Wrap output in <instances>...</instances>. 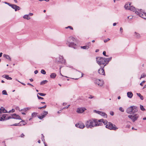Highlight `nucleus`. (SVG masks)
<instances>
[{"instance_id": "obj_1", "label": "nucleus", "mask_w": 146, "mask_h": 146, "mask_svg": "<svg viewBox=\"0 0 146 146\" xmlns=\"http://www.w3.org/2000/svg\"><path fill=\"white\" fill-rule=\"evenodd\" d=\"M100 123L98 124L97 119H93L86 121L85 123V127L87 128H92L93 127L99 126Z\"/></svg>"}, {"instance_id": "obj_2", "label": "nucleus", "mask_w": 146, "mask_h": 146, "mask_svg": "<svg viewBox=\"0 0 146 146\" xmlns=\"http://www.w3.org/2000/svg\"><path fill=\"white\" fill-rule=\"evenodd\" d=\"M76 41V39L73 37H70L67 40L66 44L68 45L69 47L73 48H76V44H75L74 42Z\"/></svg>"}, {"instance_id": "obj_3", "label": "nucleus", "mask_w": 146, "mask_h": 146, "mask_svg": "<svg viewBox=\"0 0 146 146\" xmlns=\"http://www.w3.org/2000/svg\"><path fill=\"white\" fill-rule=\"evenodd\" d=\"M105 58L99 57L96 58V60L97 63L100 66H102V65H103V66H105L106 65V62L105 60Z\"/></svg>"}, {"instance_id": "obj_4", "label": "nucleus", "mask_w": 146, "mask_h": 146, "mask_svg": "<svg viewBox=\"0 0 146 146\" xmlns=\"http://www.w3.org/2000/svg\"><path fill=\"white\" fill-rule=\"evenodd\" d=\"M138 111V108L135 106H131L128 108L126 112L129 114L134 113Z\"/></svg>"}, {"instance_id": "obj_5", "label": "nucleus", "mask_w": 146, "mask_h": 146, "mask_svg": "<svg viewBox=\"0 0 146 146\" xmlns=\"http://www.w3.org/2000/svg\"><path fill=\"white\" fill-rule=\"evenodd\" d=\"M106 128L110 130H116L118 129L116 126L115 125H113L111 122H108L106 125Z\"/></svg>"}, {"instance_id": "obj_6", "label": "nucleus", "mask_w": 146, "mask_h": 146, "mask_svg": "<svg viewBox=\"0 0 146 146\" xmlns=\"http://www.w3.org/2000/svg\"><path fill=\"white\" fill-rule=\"evenodd\" d=\"M128 117L133 122L137 120L139 117V115L137 113H132L131 115H129Z\"/></svg>"}, {"instance_id": "obj_7", "label": "nucleus", "mask_w": 146, "mask_h": 146, "mask_svg": "<svg viewBox=\"0 0 146 146\" xmlns=\"http://www.w3.org/2000/svg\"><path fill=\"white\" fill-rule=\"evenodd\" d=\"M141 10H138V11H136L135 13L139 16L142 18L146 19V13L141 11Z\"/></svg>"}, {"instance_id": "obj_8", "label": "nucleus", "mask_w": 146, "mask_h": 146, "mask_svg": "<svg viewBox=\"0 0 146 146\" xmlns=\"http://www.w3.org/2000/svg\"><path fill=\"white\" fill-rule=\"evenodd\" d=\"M94 83L97 84L100 86H102L104 84V83L102 80L100 79H96L94 81Z\"/></svg>"}, {"instance_id": "obj_9", "label": "nucleus", "mask_w": 146, "mask_h": 146, "mask_svg": "<svg viewBox=\"0 0 146 146\" xmlns=\"http://www.w3.org/2000/svg\"><path fill=\"white\" fill-rule=\"evenodd\" d=\"M1 118L2 119V121H3L11 119V117L10 116H8L7 114H4L3 115L2 117H1Z\"/></svg>"}, {"instance_id": "obj_10", "label": "nucleus", "mask_w": 146, "mask_h": 146, "mask_svg": "<svg viewBox=\"0 0 146 146\" xmlns=\"http://www.w3.org/2000/svg\"><path fill=\"white\" fill-rule=\"evenodd\" d=\"M101 68L98 70V72L100 74L105 75V73L104 70V66H100Z\"/></svg>"}, {"instance_id": "obj_11", "label": "nucleus", "mask_w": 146, "mask_h": 146, "mask_svg": "<svg viewBox=\"0 0 146 146\" xmlns=\"http://www.w3.org/2000/svg\"><path fill=\"white\" fill-rule=\"evenodd\" d=\"M75 126L80 129H83L85 127L84 124L82 123H79L76 124Z\"/></svg>"}, {"instance_id": "obj_12", "label": "nucleus", "mask_w": 146, "mask_h": 146, "mask_svg": "<svg viewBox=\"0 0 146 146\" xmlns=\"http://www.w3.org/2000/svg\"><path fill=\"white\" fill-rule=\"evenodd\" d=\"M86 110L85 108H80L77 109L76 112L78 113H83Z\"/></svg>"}, {"instance_id": "obj_13", "label": "nucleus", "mask_w": 146, "mask_h": 146, "mask_svg": "<svg viewBox=\"0 0 146 146\" xmlns=\"http://www.w3.org/2000/svg\"><path fill=\"white\" fill-rule=\"evenodd\" d=\"M10 6L15 9V11H17L20 9L19 7L15 5L11 4Z\"/></svg>"}, {"instance_id": "obj_14", "label": "nucleus", "mask_w": 146, "mask_h": 146, "mask_svg": "<svg viewBox=\"0 0 146 146\" xmlns=\"http://www.w3.org/2000/svg\"><path fill=\"white\" fill-rule=\"evenodd\" d=\"M11 118H13L17 119H21L20 116L18 115H17L15 113H14L11 115Z\"/></svg>"}, {"instance_id": "obj_15", "label": "nucleus", "mask_w": 146, "mask_h": 146, "mask_svg": "<svg viewBox=\"0 0 146 146\" xmlns=\"http://www.w3.org/2000/svg\"><path fill=\"white\" fill-rule=\"evenodd\" d=\"M48 113L47 111H44L43 113L41 114V116H39L38 117L40 119H42L46 115L48 114Z\"/></svg>"}, {"instance_id": "obj_16", "label": "nucleus", "mask_w": 146, "mask_h": 146, "mask_svg": "<svg viewBox=\"0 0 146 146\" xmlns=\"http://www.w3.org/2000/svg\"><path fill=\"white\" fill-rule=\"evenodd\" d=\"M59 62L62 64H65L66 60L63 59V57L62 56H59Z\"/></svg>"}, {"instance_id": "obj_17", "label": "nucleus", "mask_w": 146, "mask_h": 146, "mask_svg": "<svg viewBox=\"0 0 146 146\" xmlns=\"http://www.w3.org/2000/svg\"><path fill=\"white\" fill-rule=\"evenodd\" d=\"M7 111L3 107H2L0 108V113H8Z\"/></svg>"}, {"instance_id": "obj_18", "label": "nucleus", "mask_w": 146, "mask_h": 146, "mask_svg": "<svg viewBox=\"0 0 146 146\" xmlns=\"http://www.w3.org/2000/svg\"><path fill=\"white\" fill-rule=\"evenodd\" d=\"M131 6V3H126L125 6L124 7L125 9H128L129 10V7H130Z\"/></svg>"}, {"instance_id": "obj_19", "label": "nucleus", "mask_w": 146, "mask_h": 146, "mask_svg": "<svg viewBox=\"0 0 146 146\" xmlns=\"http://www.w3.org/2000/svg\"><path fill=\"white\" fill-rule=\"evenodd\" d=\"M3 77L5 78L7 80H11L12 79V78L9 76L7 74H4L3 76Z\"/></svg>"}, {"instance_id": "obj_20", "label": "nucleus", "mask_w": 146, "mask_h": 146, "mask_svg": "<svg viewBox=\"0 0 146 146\" xmlns=\"http://www.w3.org/2000/svg\"><path fill=\"white\" fill-rule=\"evenodd\" d=\"M127 97L129 98H131L133 96V94L131 92H127Z\"/></svg>"}, {"instance_id": "obj_21", "label": "nucleus", "mask_w": 146, "mask_h": 146, "mask_svg": "<svg viewBox=\"0 0 146 146\" xmlns=\"http://www.w3.org/2000/svg\"><path fill=\"white\" fill-rule=\"evenodd\" d=\"M56 76V74L55 73H53L51 74L50 75V77L51 78L54 79Z\"/></svg>"}, {"instance_id": "obj_22", "label": "nucleus", "mask_w": 146, "mask_h": 146, "mask_svg": "<svg viewBox=\"0 0 146 146\" xmlns=\"http://www.w3.org/2000/svg\"><path fill=\"white\" fill-rule=\"evenodd\" d=\"M100 115L103 116L104 117L107 118V115L106 113L103 111H101Z\"/></svg>"}, {"instance_id": "obj_23", "label": "nucleus", "mask_w": 146, "mask_h": 146, "mask_svg": "<svg viewBox=\"0 0 146 146\" xmlns=\"http://www.w3.org/2000/svg\"><path fill=\"white\" fill-rule=\"evenodd\" d=\"M111 58H112L111 57L109 58H105V59L106 61V64H107L111 60Z\"/></svg>"}, {"instance_id": "obj_24", "label": "nucleus", "mask_w": 146, "mask_h": 146, "mask_svg": "<svg viewBox=\"0 0 146 146\" xmlns=\"http://www.w3.org/2000/svg\"><path fill=\"white\" fill-rule=\"evenodd\" d=\"M26 123L24 121H21L19 123V125L20 126H22L23 125H24Z\"/></svg>"}, {"instance_id": "obj_25", "label": "nucleus", "mask_w": 146, "mask_h": 146, "mask_svg": "<svg viewBox=\"0 0 146 146\" xmlns=\"http://www.w3.org/2000/svg\"><path fill=\"white\" fill-rule=\"evenodd\" d=\"M129 10L134 11L135 10V9L134 7L131 5L129 7Z\"/></svg>"}, {"instance_id": "obj_26", "label": "nucleus", "mask_w": 146, "mask_h": 146, "mask_svg": "<svg viewBox=\"0 0 146 146\" xmlns=\"http://www.w3.org/2000/svg\"><path fill=\"white\" fill-rule=\"evenodd\" d=\"M3 56L6 59H9L10 60H11V58L10 56L9 55L4 54Z\"/></svg>"}, {"instance_id": "obj_27", "label": "nucleus", "mask_w": 146, "mask_h": 146, "mask_svg": "<svg viewBox=\"0 0 146 146\" xmlns=\"http://www.w3.org/2000/svg\"><path fill=\"white\" fill-rule=\"evenodd\" d=\"M23 18L25 19L29 20L30 19V17L29 16V15H25L23 16Z\"/></svg>"}, {"instance_id": "obj_28", "label": "nucleus", "mask_w": 146, "mask_h": 146, "mask_svg": "<svg viewBox=\"0 0 146 146\" xmlns=\"http://www.w3.org/2000/svg\"><path fill=\"white\" fill-rule=\"evenodd\" d=\"M137 95L138 97H139L140 98V99L141 100H143L144 98L143 96L142 95H141L140 93H137Z\"/></svg>"}, {"instance_id": "obj_29", "label": "nucleus", "mask_w": 146, "mask_h": 146, "mask_svg": "<svg viewBox=\"0 0 146 146\" xmlns=\"http://www.w3.org/2000/svg\"><path fill=\"white\" fill-rule=\"evenodd\" d=\"M30 108H25L23 109H21V110H19V111H26L27 110H29L30 109Z\"/></svg>"}, {"instance_id": "obj_30", "label": "nucleus", "mask_w": 146, "mask_h": 146, "mask_svg": "<svg viewBox=\"0 0 146 146\" xmlns=\"http://www.w3.org/2000/svg\"><path fill=\"white\" fill-rule=\"evenodd\" d=\"M48 81L47 80H43L40 83V85H43L44 84L48 82Z\"/></svg>"}, {"instance_id": "obj_31", "label": "nucleus", "mask_w": 146, "mask_h": 146, "mask_svg": "<svg viewBox=\"0 0 146 146\" xmlns=\"http://www.w3.org/2000/svg\"><path fill=\"white\" fill-rule=\"evenodd\" d=\"M81 48L84 49H88L89 48L87 46V45L81 46Z\"/></svg>"}, {"instance_id": "obj_32", "label": "nucleus", "mask_w": 146, "mask_h": 146, "mask_svg": "<svg viewBox=\"0 0 146 146\" xmlns=\"http://www.w3.org/2000/svg\"><path fill=\"white\" fill-rule=\"evenodd\" d=\"M135 37L137 38H139L140 37V35L139 34L137 33L136 32H135Z\"/></svg>"}, {"instance_id": "obj_33", "label": "nucleus", "mask_w": 146, "mask_h": 146, "mask_svg": "<svg viewBox=\"0 0 146 146\" xmlns=\"http://www.w3.org/2000/svg\"><path fill=\"white\" fill-rule=\"evenodd\" d=\"M140 109L142 111H145V109L143 107V106L140 105Z\"/></svg>"}, {"instance_id": "obj_34", "label": "nucleus", "mask_w": 146, "mask_h": 146, "mask_svg": "<svg viewBox=\"0 0 146 146\" xmlns=\"http://www.w3.org/2000/svg\"><path fill=\"white\" fill-rule=\"evenodd\" d=\"M146 76V75L144 73H143L141 75L140 79H141V78H145Z\"/></svg>"}, {"instance_id": "obj_35", "label": "nucleus", "mask_w": 146, "mask_h": 146, "mask_svg": "<svg viewBox=\"0 0 146 146\" xmlns=\"http://www.w3.org/2000/svg\"><path fill=\"white\" fill-rule=\"evenodd\" d=\"M37 94H39V95L41 96H44L46 95V94L42 93H38Z\"/></svg>"}, {"instance_id": "obj_36", "label": "nucleus", "mask_w": 146, "mask_h": 146, "mask_svg": "<svg viewBox=\"0 0 146 146\" xmlns=\"http://www.w3.org/2000/svg\"><path fill=\"white\" fill-rule=\"evenodd\" d=\"M104 121V119H99L98 121L97 120V121H98V123L99 124L100 123V125H101V124L102 123H99L98 122H102V121Z\"/></svg>"}, {"instance_id": "obj_37", "label": "nucleus", "mask_w": 146, "mask_h": 146, "mask_svg": "<svg viewBox=\"0 0 146 146\" xmlns=\"http://www.w3.org/2000/svg\"><path fill=\"white\" fill-rule=\"evenodd\" d=\"M2 94L3 95H7V92L5 90H3L2 92Z\"/></svg>"}, {"instance_id": "obj_38", "label": "nucleus", "mask_w": 146, "mask_h": 146, "mask_svg": "<svg viewBox=\"0 0 146 146\" xmlns=\"http://www.w3.org/2000/svg\"><path fill=\"white\" fill-rule=\"evenodd\" d=\"M41 73L43 74H46V72L43 69H42L41 70Z\"/></svg>"}, {"instance_id": "obj_39", "label": "nucleus", "mask_w": 146, "mask_h": 146, "mask_svg": "<svg viewBox=\"0 0 146 146\" xmlns=\"http://www.w3.org/2000/svg\"><path fill=\"white\" fill-rule=\"evenodd\" d=\"M37 114L36 113L34 112L32 113V116L33 117H35Z\"/></svg>"}, {"instance_id": "obj_40", "label": "nucleus", "mask_w": 146, "mask_h": 146, "mask_svg": "<svg viewBox=\"0 0 146 146\" xmlns=\"http://www.w3.org/2000/svg\"><path fill=\"white\" fill-rule=\"evenodd\" d=\"M119 110L122 112H123L124 111V110L121 107H120L119 108Z\"/></svg>"}, {"instance_id": "obj_41", "label": "nucleus", "mask_w": 146, "mask_h": 146, "mask_svg": "<svg viewBox=\"0 0 146 146\" xmlns=\"http://www.w3.org/2000/svg\"><path fill=\"white\" fill-rule=\"evenodd\" d=\"M102 122H103L105 125H106V124H107L108 123L107 121L105 120H104V121H102Z\"/></svg>"}, {"instance_id": "obj_42", "label": "nucleus", "mask_w": 146, "mask_h": 146, "mask_svg": "<svg viewBox=\"0 0 146 146\" xmlns=\"http://www.w3.org/2000/svg\"><path fill=\"white\" fill-rule=\"evenodd\" d=\"M46 105H44L43 106L40 107H39L38 108V109H41L42 108L44 109V108H46Z\"/></svg>"}, {"instance_id": "obj_43", "label": "nucleus", "mask_w": 146, "mask_h": 146, "mask_svg": "<svg viewBox=\"0 0 146 146\" xmlns=\"http://www.w3.org/2000/svg\"><path fill=\"white\" fill-rule=\"evenodd\" d=\"M94 111L95 113H98V114H99V115H100V112L101 111H97L96 110H94Z\"/></svg>"}, {"instance_id": "obj_44", "label": "nucleus", "mask_w": 146, "mask_h": 146, "mask_svg": "<svg viewBox=\"0 0 146 146\" xmlns=\"http://www.w3.org/2000/svg\"><path fill=\"white\" fill-rule=\"evenodd\" d=\"M87 46L88 47V48L90 47L91 46V42H88L87 43Z\"/></svg>"}, {"instance_id": "obj_45", "label": "nucleus", "mask_w": 146, "mask_h": 146, "mask_svg": "<svg viewBox=\"0 0 146 146\" xmlns=\"http://www.w3.org/2000/svg\"><path fill=\"white\" fill-rule=\"evenodd\" d=\"M42 141H43L44 142L45 141V140H44V136L42 134Z\"/></svg>"}, {"instance_id": "obj_46", "label": "nucleus", "mask_w": 146, "mask_h": 146, "mask_svg": "<svg viewBox=\"0 0 146 146\" xmlns=\"http://www.w3.org/2000/svg\"><path fill=\"white\" fill-rule=\"evenodd\" d=\"M11 126H19V123H16L14 124L13 125H11Z\"/></svg>"}, {"instance_id": "obj_47", "label": "nucleus", "mask_w": 146, "mask_h": 146, "mask_svg": "<svg viewBox=\"0 0 146 146\" xmlns=\"http://www.w3.org/2000/svg\"><path fill=\"white\" fill-rule=\"evenodd\" d=\"M145 80L143 81L140 84V85L141 86H143V83H145Z\"/></svg>"}, {"instance_id": "obj_48", "label": "nucleus", "mask_w": 146, "mask_h": 146, "mask_svg": "<svg viewBox=\"0 0 146 146\" xmlns=\"http://www.w3.org/2000/svg\"><path fill=\"white\" fill-rule=\"evenodd\" d=\"M37 97L39 99H41V100H42V99H44V98L42 97H41L39 96H38V95L37 94Z\"/></svg>"}, {"instance_id": "obj_49", "label": "nucleus", "mask_w": 146, "mask_h": 146, "mask_svg": "<svg viewBox=\"0 0 146 146\" xmlns=\"http://www.w3.org/2000/svg\"><path fill=\"white\" fill-rule=\"evenodd\" d=\"M103 54L104 56H107L106 55V52L105 51H103Z\"/></svg>"}, {"instance_id": "obj_50", "label": "nucleus", "mask_w": 146, "mask_h": 146, "mask_svg": "<svg viewBox=\"0 0 146 146\" xmlns=\"http://www.w3.org/2000/svg\"><path fill=\"white\" fill-rule=\"evenodd\" d=\"M15 111V110L14 109H13L12 110H10L8 112L9 113H10V112H14Z\"/></svg>"}, {"instance_id": "obj_51", "label": "nucleus", "mask_w": 146, "mask_h": 146, "mask_svg": "<svg viewBox=\"0 0 146 146\" xmlns=\"http://www.w3.org/2000/svg\"><path fill=\"white\" fill-rule=\"evenodd\" d=\"M110 40V39H109V38H108L107 39L104 40V42H106L107 41H108L109 40Z\"/></svg>"}, {"instance_id": "obj_52", "label": "nucleus", "mask_w": 146, "mask_h": 146, "mask_svg": "<svg viewBox=\"0 0 146 146\" xmlns=\"http://www.w3.org/2000/svg\"><path fill=\"white\" fill-rule=\"evenodd\" d=\"M70 105H68L67 106H66L64 108H63L62 109V110H63L64 109H67L68 108V107L70 106Z\"/></svg>"}, {"instance_id": "obj_53", "label": "nucleus", "mask_w": 146, "mask_h": 146, "mask_svg": "<svg viewBox=\"0 0 146 146\" xmlns=\"http://www.w3.org/2000/svg\"><path fill=\"white\" fill-rule=\"evenodd\" d=\"M66 29H67L68 28H70L71 29H73V28L70 26H68V27L66 28Z\"/></svg>"}, {"instance_id": "obj_54", "label": "nucleus", "mask_w": 146, "mask_h": 146, "mask_svg": "<svg viewBox=\"0 0 146 146\" xmlns=\"http://www.w3.org/2000/svg\"><path fill=\"white\" fill-rule=\"evenodd\" d=\"M4 3H5L6 4H7L9 6H10L11 4H10L9 3H8L7 2H4Z\"/></svg>"}, {"instance_id": "obj_55", "label": "nucleus", "mask_w": 146, "mask_h": 146, "mask_svg": "<svg viewBox=\"0 0 146 146\" xmlns=\"http://www.w3.org/2000/svg\"><path fill=\"white\" fill-rule=\"evenodd\" d=\"M94 96H92V95H90L89 97L88 98L89 99H92L94 98Z\"/></svg>"}, {"instance_id": "obj_56", "label": "nucleus", "mask_w": 146, "mask_h": 146, "mask_svg": "<svg viewBox=\"0 0 146 146\" xmlns=\"http://www.w3.org/2000/svg\"><path fill=\"white\" fill-rule=\"evenodd\" d=\"M15 109L16 110H19H19H20V108H19V107L18 106H17L16 108H15Z\"/></svg>"}, {"instance_id": "obj_57", "label": "nucleus", "mask_w": 146, "mask_h": 146, "mask_svg": "<svg viewBox=\"0 0 146 146\" xmlns=\"http://www.w3.org/2000/svg\"><path fill=\"white\" fill-rule=\"evenodd\" d=\"M120 32L122 34V32H123V29L122 28V27H121L120 28Z\"/></svg>"}, {"instance_id": "obj_58", "label": "nucleus", "mask_w": 146, "mask_h": 146, "mask_svg": "<svg viewBox=\"0 0 146 146\" xmlns=\"http://www.w3.org/2000/svg\"><path fill=\"white\" fill-rule=\"evenodd\" d=\"M114 113L113 111H111L110 112V114L111 115H114Z\"/></svg>"}, {"instance_id": "obj_59", "label": "nucleus", "mask_w": 146, "mask_h": 146, "mask_svg": "<svg viewBox=\"0 0 146 146\" xmlns=\"http://www.w3.org/2000/svg\"><path fill=\"white\" fill-rule=\"evenodd\" d=\"M25 136V135H24L23 134V133H22L21 136H20V137H23L24 136Z\"/></svg>"}, {"instance_id": "obj_60", "label": "nucleus", "mask_w": 146, "mask_h": 146, "mask_svg": "<svg viewBox=\"0 0 146 146\" xmlns=\"http://www.w3.org/2000/svg\"><path fill=\"white\" fill-rule=\"evenodd\" d=\"M38 72L37 70H36L35 71L34 73L35 74H37L38 73Z\"/></svg>"}, {"instance_id": "obj_61", "label": "nucleus", "mask_w": 146, "mask_h": 146, "mask_svg": "<svg viewBox=\"0 0 146 146\" xmlns=\"http://www.w3.org/2000/svg\"><path fill=\"white\" fill-rule=\"evenodd\" d=\"M28 15L30 16H32L33 15V13H30Z\"/></svg>"}, {"instance_id": "obj_62", "label": "nucleus", "mask_w": 146, "mask_h": 146, "mask_svg": "<svg viewBox=\"0 0 146 146\" xmlns=\"http://www.w3.org/2000/svg\"><path fill=\"white\" fill-rule=\"evenodd\" d=\"M27 84L30 86H33V85L29 83H28Z\"/></svg>"}, {"instance_id": "obj_63", "label": "nucleus", "mask_w": 146, "mask_h": 146, "mask_svg": "<svg viewBox=\"0 0 146 146\" xmlns=\"http://www.w3.org/2000/svg\"><path fill=\"white\" fill-rule=\"evenodd\" d=\"M133 18V17L132 16H129V19H132Z\"/></svg>"}, {"instance_id": "obj_64", "label": "nucleus", "mask_w": 146, "mask_h": 146, "mask_svg": "<svg viewBox=\"0 0 146 146\" xmlns=\"http://www.w3.org/2000/svg\"><path fill=\"white\" fill-rule=\"evenodd\" d=\"M19 82L21 84H23V85L24 86L25 85V84L23 82Z\"/></svg>"}]
</instances>
